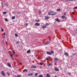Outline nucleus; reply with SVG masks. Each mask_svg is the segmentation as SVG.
Instances as JSON below:
<instances>
[{"instance_id": "obj_1", "label": "nucleus", "mask_w": 77, "mask_h": 77, "mask_svg": "<svg viewBox=\"0 0 77 77\" xmlns=\"http://www.w3.org/2000/svg\"><path fill=\"white\" fill-rule=\"evenodd\" d=\"M47 53L49 55H51V53H54V51H51V52H47Z\"/></svg>"}, {"instance_id": "obj_2", "label": "nucleus", "mask_w": 77, "mask_h": 77, "mask_svg": "<svg viewBox=\"0 0 77 77\" xmlns=\"http://www.w3.org/2000/svg\"><path fill=\"white\" fill-rule=\"evenodd\" d=\"M1 72V74H2V76H4V77H5L6 75H5V73L4 72V71H2Z\"/></svg>"}, {"instance_id": "obj_3", "label": "nucleus", "mask_w": 77, "mask_h": 77, "mask_svg": "<svg viewBox=\"0 0 77 77\" xmlns=\"http://www.w3.org/2000/svg\"><path fill=\"white\" fill-rule=\"evenodd\" d=\"M51 15H54L56 14V13L51 11Z\"/></svg>"}, {"instance_id": "obj_4", "label": "nucleus", "mask_w": 77, "mask_h": 77, "mask_svg": "<svg viewBox=\"0 0 77 77\" xmlns=\"http://www.w3.org/2000/svg\"><path fill=\"white\" fill-rule=\"evenodd\" d=\"M35 25L37 26H40V24L38 23H35Z\"/></svg>"}, {"instance_id": "obj_5", "label": "nucleus", "mask_w": 77, "mask_h": 77, "mask_svg": "<svg viewBox=\"0 0 77 77\" xmlns=\"http://www.w3.org/2000/svg\"><path fill=\"white\" fill-rule=\"evenodd\" d=\"M50 44V41H48L45 43V45H48V44Z\"/></svg>"}, {"instance_id": "obj_6", "label": "nucleus", "mask_w": 77, "mask_h": 77, "mask_svg": "<svg viewBox=\"0 0 77 77\" xmlns=\"http://www.w3.org/2000/svg\"><path fill=\"white\" fill-rule=\"evenodd\" d=\"M36 68V66H35V65H32L31 66V68Z\"/></svg>"}, {"instance_id": "obj_7", "label": "nucleus", "mask_w": 77, "mask_h": 77, "mask_svg": "<svg viewBox=\"0 0 77 77\" xmlns=\"http://www.w3.org/2000/svg\"><path fill=\"white\" fill-rule=\"evenodd\" d=\"M61 18L63 19H66V17H65V16L63 15L61 17Z\"/></svg>"}, {"instance_id": "obj_8", "label": "nucleus", "mask_w": 77, "mask_h": 77, "mask_svg": "<svg viewBox=\"0 0 77 77\" xmlns=\"http://www.w3.org/2000/svg\"><path fill=\"white\" fill-rule=\"evenodd\" d=\"M8 65L10 67V68H11L12 66H11V63H8Z\"/></svg>"}, {"instance_id": "obj_9", "label": "nucleus", "mask_w": 77, "mask_h": 77, "mask_svg": "<svg viewBox=\"0 0 77 77\" xmlns=\"http://www.w3.org/2000/svg\"><path fill=\"white\" fill-rule=\"evenodd\" d=\"M64 54H65V56H69V55L68 54V53L66 52H65Z\"/></svg>"}, {"instance_id": "obj_10", "label": "nucleus", "mask_w": 77, "mask_h": 77, "mask_svg": "<svg viewBox=\"0 0 77 77\" xmlns=\"http://www.w3.org/2000/svg\"><path fill=\"white\" fill-rule=\"evenodd\" d=\"M33 73H30L28 74V75H33Z\"/></svg>"}, {"instance_id": "obj_11", "label": "nucleus", "mask_w": 77, "mask_h": 77, "mask_svg": "<svg viewBox=\"0 0 77 77\" xmlns=\"http://www.w3.org/2000/svg\"><path fill=\"white\" fill-rule=\"evenodd\" d=\"M45 19L46 20H48V19H49V17L47 16H45Z\"/></svg>"}, {"instance_id": "obj_12", "label": "nucleus", "mask_w": 77, "mask_h": 77, "mask_svg": "<svg viewBox=\"0 0 77 77\" xmlns=\"http://www.w3.org/2000/svg\"><path fill=\"white\" fill-rule=\"evenodd\" d=\"M55 20L57 21V22H60V20H59L58 18H57Z\"/></svg>"}, {"instance_id": "obj_13", "label": "nucleus", "mask_w": 77, "mask_h": 77, "mask_svg": "<svg viewBox=\"0 0 77 77\" xmlns=\"http://www.w3.org/2000/svg\"><path fill=\"white\" fill-rule=\"evenodd\" d=\"M47 77H50V75L49 73H47L46 75Z\"/></svg>"}, {"instance_id": "obj_14", "label": "nucleus", "mask_w": 77, "mask_h": 77, "mask_svg": "<svg viewBox=\"0 0 77 77\" xmlns=\"http://www.w3.org/2000/svg\"><path fill=\"white\" fill-rule=\"evenodd\" d=\"M42 27L43 29H46V28H47V26H42Z\"/></svg>"}, {"instance_id": "obj_15", "label": "nucleus", "mask_w": 77, "mask_h": 77, "mask_svg": "<svg viewBox=\"0 0 77 77\" xmlns=\"http://www.w3.org/2000/svg\"><path fill=\"white\" fill-rule=\"evenodd\" d=\"M55 70V71H59V69H58L56 67H55V69H54Z\"/></svg>"}, {"instance_id": "obj_16", "label": "nucleus", "mask_w": 77, "mask_h": 77, "mask_svg": "<svg viewBox=\"0 0 77 77\" xmlns=\"http://www.w3.org/2000/svg\"><path fill=\"white\" fill-rule=\"evenodd\" d=\"M30 53V50H28L27 51V53L29 54Z\"/></svg>"}, {"instance_id": "obj_17", "label": "nucleus", "mask_w": 77, "mask_h": 77, "mask_svg": "<svg viewBox=\"0 0 77 77\" xmlns=\"http://www.w3.org/2000/svg\"><path fill=\"white\" fill-rule=\"evenodd\" d=\"M27 72V69H25L23 71V72Z\"/></svg>"}, {"instance_id": "obj_18", "label": "nucleus", "mask_w": 77, "mask_h": 77, "mask_svg": "<svg viewBox=\"0 0 77 77\" xmlns=\"http://www.w3.org/2000/svg\"><path fill=\"white\" fill-rule=\"evenodd\" d=\"M54 60H57H57H58V59H57V58H54Z\"/></svg>"}, {"instance_id": "obj_19", "label": "nucleus", "mask_w": 77, "mask_h": 77, "mask_svg": "<svg viewBox=\"0 0 77 77\" xmlns=\"http://www.w3.org/2000/svg\"><path fill=\"white\" fill-rule=\"evenodd\" d=\"M12 20H14V19H15V16H13L12 18H11Z\"/></svg>"}, {"instance_id": "obj_20", "label": "nucleus", "mask_w": 77, "mask_h": 77, "mask_svg": "<svg viewBox=\"0 0 77 77\" xmlns=\"http://www.w3.org/2000/svg\"><path fill=\"white\" fill-rule=\"evenodd\" d=\"M14 35H15V36H16V37H18V35L17 34H14Z\"/></svg>"}, {"instance_id": "obj_21", "label": "nucleus", "mask_w": 77, "mask_h": 77, "mask_svg": "<svg viewBox=\"0 0 77 77\" xmlns=\"http://www.w3.org/2000/svg\"><path fill=\"white\" fill-rule=\"evenodd\" d=\"M38 12L39 14H41V10L38 11Z\"/></svg>"}, {"instance_id": "obj_22", "label": "nucleus", "mask_w": 77, "mask_h": 77, "mask_svg": "<svg viewBox=\"0 0 77 77\" xmlns=\"http://www.w3.org/2000/svg\"><path fill=\"white\" fill-rule=\"evenodd\" d=\"M39 64H40V65H43V63H41V62H40L39 63Z\"/></svg>"}, {"instance_id": "obj_23", "label": "nucleus", "mask_w": 77, "mask_h": 77, "mask_svg": "<svg viewBox=\"0 0 77 77\" xmlns=\"http://www.w3.org/2000/svg\"><path fill=\"white\" fill-rule=\"evenodd\" d=\"M48 15H51V11L50 12L48 13Z\"/></svg>"}, {"instance_id": "obj_24", "label": "nucleus", "mask_w": 77, "mask_h": 77, "mask_svg": "<svg viewBox=\"0 0 77 77\" xmlns=\"http://www.w3.org/2000/svg\"><path fill=\"white\" fill-rule=\"evenodd\" d=\"M74 9H77V7H75L73 8Z\"/></svg>"}, {"instance_id": "obj_25", "label": "nucleus", "mask_w": 77, "mask_h": 77, "mask_svg": "<svg viewBox=\"0 0 77 77\" xmlns=\"http://www.w3.org/2000/svg\"><path fill=\"white\" fill-rule=\"evenodd\" d=\"M1 29H2L1 30L2 32H3V31H4V29H3L2 27H1Z\"/></svg>"}, {"instance_id": "obj_26", "label": "nucleus", "mask_w": 77, "mask_h": 77, "mask_svg": "<svg viewBox=\"0 0 77 77\" xmlns=\"http://www.w3.org/2000/svg\"><path fill=\"white\" fill-rule=\"evenodd\" d=\"M57 11H60V8H57Z\"/></svg>"}, {"instance_id": "obj_27", "label": "nucleus", "mask_w": 77, "mask_h": 77, "mask_svg": "<svg viewBox=\"0 0 77 77\" xmlns=\"http://www.w3.org/2000/svg\"><path fill=\"white\" fill-rule=\"evenodd\" d=\"M7 14V12H3V14Z\"/></svg>"}, {"instance_id": "obj_28", "label": "nucleus", "mask_w": 77, "mask_h": 77, "mask_svg": "<svg viewBox=\"0 0 77 77\" xmlns=\"http://www.w3.org/2000/svg\"><path fill=\"white\" fill-rule=\"evenodd\" d=\"M13 55L14 56V55H15V51H13Z\"/></svg>"}, {"instance_id": "obj_29", "label": "nucleus", "mask_w": 77, "mask_h": 77, "mask_svg": "<svg viewBox=\"0 0 77 77\" xmlns=\"http://www.w3.org/2000/svg\"><path fill=\"white\" fill-rule=\"evenodd\" d=\"M46 60H49V58H48V57L46 58Z\"/></svg>"}, {"instance_id": "obj_30", "label": "nucleus", "mask_w": 77, "mask_h": 77, "mask_svg": "<svg viewBox=\"0 0 77 77\" xmlns=\"http://www.w3.org/2000/svg\"><path fill=\"white\" fill-rule=\"evenodd\" d=\"M48 65H50V66L51 65V66H52V65H53V64H52L51 63L48 64Z\"/></svg>"}, {"instance_id": "obj_31", "label": "nucleus", "mask_w": 77, "mask_h": 77, "mask_svg": "<svg viewBox=\"0 0 77 77\" xmlns=\"http://www.w3.org/2000/svg\"><path fill=\"white\" fill-rule=\"evenodd\" d=\"M49 25V24L47 23L46 24V26H48V25Z\"/></svg>"}, {"instance_id": "obj_32", "label": "nucleus", "mask_w": 77, "mask_h": 77, "mask_svg": "<svg viewBox=\"0 0 77 77\" xmlns=\"http://www.w3.org/2000/svg\"><path fill=\"white\" fill-rule=\"evenodd\" d=\"M7 74L8 75V76H9V75H10V74H9V72H7Z\"/></svg>"}, {"instance_id": "obj_33", "label": "nucleus", "mask_w": 77, "mask_h": 77, "mask_svg": "<svg viewBox=\"0 0 77 77\" xmlns=\"http://www.w3.org/2000/svg\"><path fill=\"white\" fill-rule=\"evenodd\" d=\"M39 77H43V76L42 75H39Z\"/></svg>"}, {"instance_id": "obj_34", "label": "nucleus", "mask_w": 77, "mask_h": 77, "mask_svg": "<svg viewBox=\"0 0 77 77\" xmlns=\"http://www.w3.org/2000/svg\"><path fill=\"white\" fill-rule=\"evenodd\" d=\"M17 77H21V75H17Z\"/></svg>"}, {"instance_id": "obj_35", "label": "nucleus", "mask_w": 77, "mask_h": 77, "mask_svg": "<svg viewBox=\"0 0 77 77\" xmlns=\"http://www.w3.org/2000/svg\"><path fill=\"white\" fill-rule=\"evenodd\" d=\"M5 21H8V20L6 19H5Z\"/></svg>"}, {"instance_id": "obj_36", "label": "nucleus", "mask_w": 77, "mask_h": 77, "mask_svg": "<svg viewBox=\"0 0 77 77\" xmlns=\"http://www.w3.org/2000/svg\"><path fill=\"white\" fill-rule=\"evenodd\" d=\"M16 43H17V44H19V41H17Z\"/></svg>"}, {"instance_id": "obj_37", "label": "nucleus", "mask_w": 77, "mask_h": 77, "mask_svg": "<svg viewBox=\"0 0 77 77\" xmlns=\"http://www.w3.org/2000/svg\"><path fill=\"white\" fill-rule=\"evenodd\" d=\"M38 74V73H36V74H35V76H37V75Z\"/></svg>"}, {"instance_id": "obj_38", "label": "nucleus", "mask_w": 77, "mask_h": 77, "mask_svg": "<svg viewBox=\"0 0 77 77\" xmlns=\"http://www.w3.org/2000/svg\"><path fill=\"white\" fill-rule=\"evenodd\" d=\"M25 25H26V26H27V25H28V23H26Z\"/></svg>"}, {"instance_id": "obj_39", "label": "nucleus", "mask_w": 77, "mask_h": 77, "mask_svg": "<svg viewBox=\"0 0 77 77\" xmlns=\"http://www.w3.org/2000/svg\"><path fill=\"white\" fill-rule=\"evenodd\" d=\"M48 59H50V56H49L48 57Z\"/></svg>"}, {"instance_id": "obj_40", "label": "nucleus", "mask_w": 77, "mask_h": 77, "mask_svg": "<svg viewBox=\"0 0 77 77\" xmlns=\"http://www.w3.org/2000/svg\"><path fill=\"white\" fill-rule=\"evenodd\" d=\"M40 20H37L36 21V22H39V21Z\"/></svg>"}, {"instance_id": "obj_41", "label": "nucleus", "mask_w": 77, "mask_h": 77, "mask_svg": "<svg viewBox=\"0 0 77 77\" xmlns=\"http://www.w3.org/2000/svg\"><path fill=\"white\" fill-rule=\"evenodd\" d=\"M11 57H13V55H11Z\"/></svg>"}, {"instance_id": "obj_42", "label": "nucleus", "mask_w": 77, "mask_h": 77, "mask_svg": "<svg viewBox=\"0 0 77 77\" xmlns=\"http://www.w3.org/2000/svg\"><path fill=\"white\" fill-rule=\"evenodd\" d=\"M66 13H65L64 14V15H66Z\"/></svg>"}, {"instance_id": "obj_43", "label": "nucleus", "mask_w": 77, "mask_h": 77, "mask_svg": "<svg viewBox=\"0 0 77 77\" xmlns=\"http://www.w3.org/2000/svg\"><path fill=\"white\" fill-rule=\"evenodd\" d=\"M72 14H74V12H72Z\"/></svg>"}, {"instance_id": "obj_44", "label": "nucleus", "mask_w": 77, "mask_h": 77, "mask_svg": "<svg viewBox=\"0 0 77 77\" xmlns=\"http://www.w3.org/2000/svg\"><path fill=\"white\" fill-rule=\"evenodd\" d=\"M69 75H71V73H69Z\"/></svg>"}, {"instance_id": "obj_45", "label": "nucleus", "mask_w": 77, "mask_h": 77, "mask_svg": "<svg viewBox=\"0 0 77 77\" xmlns=\"http://www.w3.org/2000/svg\"><path fill=\"white\" fill-rule=\"evenodd\" d=\"M3 38H5V36H4L3 37Z\"/></svg>"}, {"instance_id": "obj_46", "label": "nucleus", "mask_w": 77, "mask_h": 77, "mask_svg": "<svg viewBox=\"0 0 77 77\" xmlns=\"http://www.w3.org/2000/svg\"><path fill=\"white\" fill-rule=\"evenodd\" d=\"M5 60H6V61H8V59H6Z\"/></svg>"}, {"instance_id": "obj_47", "label": "nucleus", "mask_w": 77, "mask_h": 77, "mask_svg": "<svg viewBox=\"0 0 77 77\" xmlns=\"http://www.w3.org/2000/svg\"><path fill=\"white\" fill-rule=\"evenodd\" d=\"M54 77H57V75H55V76Z\"/></svg>"}, {"instance_id": "obj_48", "label": "nucleus", "mask_w": 77, "mask_h": 77, "mask_svg": "<svg viewBox=\"0 0 77 77\" xmlns=\"http://www.w3.org/2000/svg\"><path fill=\"white\" fill-rule=\"evenodd\" d=\"M72 0H69V1H72Z\"/></svg>"}, {"instance_id": "obj_49", "label": "nucleus", "mask_w": 77, "mask_h": 77, "mask_svg": "<svg viewBox=\"0 0 77 77\" xmlns=\"http://www.w3.org/2000/svg\"><path fill=\"white\" fill-rule=\"evenodd\" d=\"M3 35H6V33H5L4 34H3Z\"/></svg>"}, {"instance_id": "obj_50", "label": "nucleus", "mask_w": 77, "mask_h": 77, "mask_svg": "<svg viewBox=\"0 0 77 77\" xmlns=\"http://www.w3.org/2000/svg\"><path fill=\"white\" fill-rule=\"evenodd\" d=\"M21 63H22L21 62L20 63V64H21Z\"/></svg>"}, {"instance_id": "obj_51", "label": "nucleus", "mask_w": 77, "mask_h": 77, "mask_svg": "<svg viewBox=\"0 0 77 77\" xmlns=\"http://www.w3.org/2000/svg\"><path fill=\"white\" fill-rule=\"evenodd\" d=\"M2 5H3V2H2Z\"/></svg>"}, {"instance_id": "obj_52", "label": "nucleus", "mask_w": 77, "mask_h": 77, "mask_svg": "<svg viewBox=\"0 0 77 77\" xmlns=\"http://www.w3.org/2000/svg\"><path fill=\"white\" fill-rule=\"evenodd\" d=\"M2 41L4 43L5 42H4V41L3 40Z\"/></svg>"}, {"instance_id": "obj_53", "label": "nucleus", "mask_w": 77, "mask_h": 77, "mask_svg": "<svg viewBox=\"0 0 77 77\" xmlns=\"http://www.w3.org/2000/svg\"><path fill=\"white\" fill-rule=\"evenodd\" d=\"M44 43H45V42H43V43L44 44Z\"/></svg>"}, {"instance_id": "obj_54", "label": "nucleus", "mask_w": 77, "mask_h": 77, "mask_svg": "<svg viewBox=\"0 0 77 77\" xmlns=\"http://www.w3.org/2000/svg\"><path fill=\"white\" fill-rule=\"evenodd\" d=\"M8 50H9V49H8Z\"/></svg>"}, {"instance_id": "obj_55", "label": "nucleus", "mask_w": 77, "mask_h": 77, "mask_svg": "<svg viewBox=\"0 0 77 77\" xmlns=\"http://www.w3.org/2000/svg\"><path fill=\"white\" fill-rule=\"evenodd\" d=\"M76 65H77V63L76 64Z\"/></svg>"}, {"instance_id": "obj_56", "label": "nucleus", "mask_w": 77, "mask_h": 77, "mask_svg": "<svg viewBox=\"0 0 77 77\" xmlns=\"http://www.w3.org/2000/svg\"><path fill=\"white\" fill-rule=\"evenodd\" d=\"M6 6H7V5H6Z\"/></svg>"}, {"instance_id": "obj_57", "label": "nucleus", "mask_w": 77, "mask_h": 77, "mask_svg": "<svg viewBox=\"0 0 77 77\" xmlns=\"http://www.w3.org/2000/svg\"><path fill=\"white\" fill-rule=\"evenodd\" d=\"M38 43H40V42H39Z\"/></svg>"}]
</instances>
